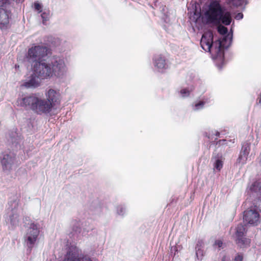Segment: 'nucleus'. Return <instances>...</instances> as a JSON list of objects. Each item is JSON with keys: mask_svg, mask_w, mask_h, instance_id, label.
Segmentation results:
<instances>
[{"mask_svg": "<svg viewBox=\"0 0 261 261\" xmlns=\"http://www.w3.org/2000/svg\"><path fill=\"white\" fill-rule=\"evenodd\" d=\"M48 51V48L42 45L34 46L29 49L28 58L36 62L34 66L36 74L43 79L62 76L66 71L63 59L59 57H53L47 62L42 60L47 55Z\"/></svg>", "mask_w": 261, "mask_h": 261, "instance_id": "f257e3e1", "label": "nucleus"}, {"mask_svg": "<svg viewBox=\"0 0 261 261\" xmlns=\"http://www.w3.org/2000/svg\"><path fill=\"white\" fill-rule=\"evenodd\" d=\"M46 99L35 94L25 96L17 100L18 105L27 110H31L38 115L49 113L55 107L60 105L61 95L59 90L48 88L45 92Z\"/></svg>", "mask_w": 261, "mask_h": 261, "instance_id": "f03ea898", "label": "nucleus"}, {"mask_svg": "<svg viewBox=\"0 0 261 261\" xmlns=\"http://www.w3.org/2000/svg\"><path fill=\"white\" fill-rule=\"evenodd\" d=\"M213 34L211 31L205 32L201 37L200 45L203 49L210 52L214 60L223 62L224 59V51L221 42L213 41Z\"/></svg>", "mask_w": 261, "mask_h": 261, "instance_id": "7ed1b4c3", "label": "nucleus"}, {"mask_svg": "<svg viewBox=\"0 0 261 261\" xmlns=\"http://www.w3.org/2000/svg\"><path fill=\"white\" fill-rule=\"evenodd\" d=\"M224 10L219 1H212L208 7V10L205 13V15L208 21L212 22H216L223 14Z\"/></svg>", "mask_w": 261, "mask_h": 261, "instance_id": "20e7f679", "label": "nucleus"}, {"mask_svg": "<svg viewBox=\"0 0 261 261\" xmlns=\"http://www.w3.org/2000/svg\"><path fill=\"white\" fill-rule=\"evenodd\" d=\"M260 215L255 209H248L244 212V221L252 226L258 225L259 223Z\"/></svg>", "mask_w": 261, "mask_h": 261, "instance_id": "39448f33", "label": "nucleus"}, {"mask_svg": "<svg viewBox=\"0 0 261 261\" xmlns=\"http://www.w3.org/2000/svg\"><path fill=\"white\" fill-rule=\"evenodd\" d=\"M246 233L245 229H237L236 232L235 242L240 248L250 246L251 240L246 237Z\"/></svg>", "mask_w": 261, "mask_h": 261, "instance_id": "423d86ee", "label": "nucleus"}, {"mask_svg": "<svg viewBox=\"0 0 261 261\" xmlns=\"http://www.w3.org/2000/svg\"><path fill=\"white\" fill-rule=\"evenodd\" d=\"M250 151V144L244 142L242 147L239 155L237 160V163L244 165L246 163L248 156Z\"/></svg>", "mask_w": 261, "mask_h": 261, "instance_id": "0eeeda50", "label": "nucleus"}, {"mask_svg": "<svg viewBox=\"0 0 261 261\" xmlns=\"http://www.w3.org/2000/svg\"><path fill=\"white\" fill-rule=\"evenodd\" d=\"M11 18V12L3 8H0V28H7L9 25Z\"/></svg>", "mask_w": 261, "mask_h": 261, "instance_id": "6e6552de", "label": "nucleus"}, {"mask_svg": "<svg viewBox=\"0 0 261 261\" xmlns=\"http://www.w3.org/2000/svg\"><path fill=\"white\" fill-rule=\"evenodd\" d=\"M43 79L36 74L35 69L34 68V73L31 76L30 79L22 85L25 88H36L40 85V81L39 79Z\"/></svg>", "mask_w": 261, "mask_h": 261, "instance_id": "1a4fd4ad", "label": "nucleus"}, {"mask_svg": "<svg viewBox=\"0 0 261 261\" xmlns=\"http://www.w3.org/2000/svg\"><path fill=\"white\" fill-rule=\"evenodd\" d=\"M39 233V229H30V231L27 233L25 237L27 243L28 247L31 249L32 248Z\"/></svg>", "mask_w": 261, "mask_h": 261, "instance_id": "9d476101", "label": "nucleus"}, {"mask_svg": "<svg viewBox=\"0 0 261 261\" xmlns=\"http://www.w3.org/2000/svg\"><path fill=\"white\" fill-rule=\"evenodd\" d=\"M14 158L9 154H4L3 157L1 160V163L4 170L9 169L13 163Z\"/></svg>", "mask_w": 261, "mask_h": 261, "instance_id": "9b49d317", "label": "nucleus"}, {"mask_svg": "<svg viewBox=\"0 0 261 261\" xmlns=\"http://www.w3.org/2000/svg\"><path fill=\"white\" fill-rule=\"evenodd\" d=\"M231 20L232 18L230 12H224V11H223V14H221L220 19L219 18L216 22H221L225 25H228L230 24Z\"/></svg>", "mask_w": 261, "mask_h": 261, "instance_id": "f8f14e48", "label": "nucleus"}, {"mask_svg": "<svg viewBox=\"0 0 261 261\" xmlns=\"http://www.w3.org/2000/svg\"><path fill=\"white\" fill-rule=\"evenodd\" d=\"M64 261H93L88 256L83 257L81 260L77 257L76 254L74 253H71L69 251L67 254L66 257ZM95 261V260H94Z\"/></svg>", "mask_w": 261, "mask_h": 261, "instance_id": "ddd939ff", "label": "nucleus"}, {"mask_svg": "<svg viewBox=\"0 0 261 261\" xmlns=\"http://www.w3.org/2000/svg\"><path fill=\"white\" fill-rule=\"evenodd\" d=\"M213 158L215 159V162L214 164V169L220 171L223 166L224 158H223L222 155L218 153Z\"/></svg>", "mask_w": 261, "mask_h": 261, "instance_id": "4468645a", "label": "nucleus"}, {"mask_svg": "<svg viewBox=\"0 0 261 261\" xmlns=\"http://www.w3.org/2000/svg\"><path fill=\"white\" fill-rule=\"evenodd\" d=\"M154 65L158 68H163V59L161 56L155 58Z\"/></svg>", "mask_w": 261, "mask_h": 261, "instance_id": "2eb2a0df", "label": "nucleus"}, {"mask_svg": "<svg viewBox=\"0 0 261 261\" xmlns=\"http://www.w3.org/2000/svg\"><path fill=\"white\" fill-rule=\"evenodd\" d=\"M218 32L221 35H225L227 33L228 30L225 27L220 25L218 27Z\"/></svg>", "mask_w": 261, "mask_h": 261, "instance_id": "dca6fc26", "label": "nucleus"}, {"mask_svg": "<svg viewBox=\"0 0 261 261\" xmlns=\"http://www.w3.org/2000/svg\"><path fill=\"white\" fill-rule=\"evenodd\" d=\"M41 16L43 20V22L44 23V21H46L49 19V11H48L47 12H43Z\"/></svg>", "mask_w": 261, "mask_h": 261, "instance_id": "f3484780", "label": "nucleus"}, {"mask_svg": "<svg viewBox=\"0 0 261 261\" xmlns=\"http://www.w3.org/2000/svg\"><path fill=\"white\" fill-rule=\"evenodd\" d=\"M18 216L17 214H13L10 216V222L14 224L15 222H18Z\"/></svg>", "mask_w": 261, "mask_h": 261, "instance_id": "a211bd4d", "label": "nucleus"}, {"mask_svg": "<svg viewBox=\"0 0 261 261\" xmlns=\"http://www.w3.org/2000/svg\"><path fill=\"white\" fill-rule=\"evenodd\" d=\"M34 8L38 12V13H41L42 12V7L41 5L38 2L34 3Z\"/></svg>", "mask_w": 261, "mask_h": 261, "instance_id": "6ab92c4d", "label": "nucleus"}, {"mask_svg": "<svg viewBox=\"0 0 261 261\" xmlns=\"http://www.w3.org/2000/svg\"><path fill=\"white\" fill-rule=\"evenodd\" d=\"M255 187L258 188L259 191H260L261 192V182H254L252 185V187L251 188V189H252L253 190H256V189L255 188Z\"/></svg>", "mask_w": 261, "mask_h": 261, "instance_id": "aec40b11", "label": "nucleus"}, {"mask_svg": "<svg viewBox=\"0 0 261 261\" xmlns=\"http://www.w3.org/2000/svg\"><path fill=\"white\" fill-rule=\"evenodd\" d=\"M180 93L183 96H188L190 95V91L187 89H183L180 90Z\"/></svg>", "mask_w": 261, "mask_h": 261, "instance_id": "412c9836", "label": "nucleus"}, {"mask_svg": "<svg viewBox=\"0 0 261 261\" xmlns=\"http://www.w3.org/2000/svg\"><path fill=\"white\" fill-rule=\"evenodd\" d=\"M243 255L241 253H237L236 256L234 257L233 261H243Z\"/></svg>", "mask_w": 261, "mask_h": 261, "instance_id": "4be33fe9", "label": "nucleus"}, {"mask_svg": "<svg viewBox=\"0 0 261 261\" xmlns=\"http://www.w3.org/2000/svg\"><path fill=\"white\" fill-rule=\"evenodd\" d=\"M117 213L119 215H123L125 213V209L121 206L117 207Z\"/></svg>", "mask_w": 261, "mask_h": 261, "instance_id": "5701e85b", "label": "nucleus"}, {"mask_svg": "<svg viewBox=\"0 0 261 261\" xmlns=\"http://www.w3.org/2000/svg\"><path fill=\"white\" fill-rule=\"evenodd\" d=\"M214 245L217 246L219 248H220L222 247L223 242L220 240H217L215 241Z\"/></svg>", "mask_w": 261, "mask_h": 261, "instance_id": "b1692460", "label": "nucleus"}, {"mask_svg": "<svg viewBox=\"0 0 261 261\" xmlns=\"http://www.w3.org/2000/svg\"><path fill=\"white\" fill-rule=\"evenodd\" d=\"M204 105V102L200 101L195 105V107L198 109L199 107H202Z\"/></svg>", "mask_w": 261, "mask_h": 261, "instance_id": "393cba45", "label": "nucleus"}, {"mask_svg": "<svg viewBox=\"0 0 261 261\" xmlns=\"http://www.w3.org/2000/svg\"><path fill=\"white\" fill-rule=\"evenodd\" d=\"M9 1L10 0H0V2L3 4H6L7 3H9Z\"/></svg>", "mask_w": 261, "mask_h": 261, "instance_id": "a878e982", "label": "nucleus"}, {"mask_svg": "<svg viewBox=\"0 0 261 261\" xmlns=\"http://www.w3.org/2000/svg\"><path fill=\"white\" fill-rule=\"evenodd\" d=\"M257 100L258 101V103L261 105V92L260 93L259 95V96L257 98Z\"/></svg>", "mask_w": 261, "mask_h": 261, "instance_id": "bb28decb", "label": "nucleus"}, {"mask_svg": "<svg viewBox=\"0 0 261 261\" xmlns=\"http://www.w3.org/2000/svg\"><path fill=\"white\" fill-rule=\"evenodd\" d=\"M243 14L242 13H239L237 16V17L239 18H243Z\"/></svg>", "mask_w": 261, "mask_h": 261, "instance_id": "cd10ccee", "label": "nucleus"}, {"mask_svg": "<svg viewBox=\"0 0 261 261\" xmlns=\"http://www.w3.org/2000/svg\"><path fill=\"white\" fill-rule=\"evenodd\" d=\"M215 135L217 137H219L220 136V133L219 132H216Z\"/></svg>", "mask_w": 261, "mask_h": 261, "instance_id": "c85d7f7f", "label": "nucleus"}]
</instances>
